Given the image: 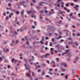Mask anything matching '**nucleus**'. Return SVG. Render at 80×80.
Segmentation results:
<instances>
[{
  "instance_id": "f257e3e1",
  "label": "nucleus",
  "mask_w": 80,
  "mask_h": 80,
  "mask_svg": "<svg viewBox=\"0 0 80 80\" xmlns=\"http://www.w3.org/2000/svg\"><path fill=\"white\" fill-rule=\"evenodd\" d=\"M33 11H29V12L28 11V14H29V13H30V14H32V15H31V17L32 18H33V15H34V13H33Z\"/></svg>"
},
{
  "instance_id": "f03ea898",
  "label": "nucleus",
  "mask_w": 80,
  "mask_h": 80,
  "mask_svg": "<svg viewBox=\"0 0 80 80\" xmlns=\"http://www.w3.org/2000/svg\"><path fill=\"white\" fill-rule=\"evenodd\" d=\"M24 3H25V1H22V2H21L19 3V5H22L24 7H26V5H23V4Z\"/></svg>"
},
{
  "instance_id": "7ed1b4c3",
  "label": "nucleus",
  "mask_w": 80,
  "mask_h": 80,
  "mask_svg": "<svg viewBox=\"0 0 80 80\" xmlns=\"http://www.w3.org/2000/svg\"><path fill=\"white\" fill-rule=\"evenodd\" d=\"M78 7H79V5L76 4L75 5V7H74V8H75V10H77L78 11V10H79V9L77 8H78Z\"/></svg>"
},
{
  "instance_id": "20e7f679",
  "label": "nucleus",
  "mask_w": 80,
  "mask_h": 80,
  "mask_svg": "<svg viewBox=\"0 0 80 80\" xmlns=\"http://www.w3.org/2000/svg\"><path fill=\"white\" fill-rule=\"evenodd\" d=\"M60 65H64V66L65 67L67 66V64L66 63V62H61L60 63Z\"/></svg>"
},
{
  "instance_id": "39448f33",
  "label": "nucleus",
  "mask_w": 80,
  "mask_h": 80,
  "mask_svg": "<svg viewBox=\"0 0 80 80\" xmlns=\"http://www.w3.org/2000/svg\"><path fill=\"white\" fill-rule=\"evenodd\" d=\"M32 59H29V61L30 63V64L31 65H32L33 64V63L32 62H31V61H33V60H34V57H33V56H32Z\"/></svg>"
},
{
  "instance_id": "423d86ee",
  "label": "nucleus",
  "mask_w": 80,
  "mask_h": 80,
  "mask_svg": "<svg viewBox=\"0 0 80 80\" xmlns=\"http://www.w3.org/2000/svg\"><path fill=\"white\" fill-rule=\"evenodd\" d=\"M47 56H50V54L47 53L45 55H43V57H45V58H47Z\"/></svg>"
},
{
  "instance_id": "0eeeda50",
  "label": "nucleus",
  "mask_w": 80,
  "mask_h": 80,
  "mask_svg": "<svg viewBox=\"0 0 80 80\" xmlns=\"http://www.w3.org/2000/svg\"><path fill=\"white\" fill-rule=\"evenodd\" d=\"M3 51L4 52V53H7V52H9V50H8V49L6 50L5 48H3Z\"/></svg>"
},
{
  "instance_id": "6e6552de",
  "label": "nucleus",
  "mask_w": 80,
  "mask_h": 80,
  "mask_svg": "<svg viewBox=\"0 0 80 80\" xmlns=\"http://www.w3.org/2000/svg\"><path fill=\"white\" fill-rule=\"evenodd\" d=\"M44 3V2H41L39 3V5H40L41 6H43V3Z\"/></svg>"
},
{
  "instance_id": "1a4fd4ad",
  "label": "nucleus",
  "mask_w": 80,
  "mask_h": 80,
  "mask_svg": "<svg viewBox=\"0 0 80 80\" xmlns=\"http://www.w3.org/2000/svg\"><path fill=\"white\" fill-rule=\"evenodd\" d=\"M70 51V50L68 49L67 51H66V52H65V53H63V54H67V53H68L69 52V51Z\"/></svg>"
},
{
  "instance_id": "9d476101",
  "label": "nucleus",
  "mask_w": 80,
  "mask_h": 80,
  "mask_svg": "<svg viewBox=\"0 0 80 80\" xmlns=\"http://www.w3.org/2000/svg\"><path fill=\"white\" fill-rule=\"evenodd\" d=\"M22 12H21V16L23 17V12H24V10H22Z\"/></svg>"
},
{
  "instance_id": "9b49d317",
  "label": "nucleus",
  "mask_w": 80,
  "mask_h": 80,
  "mask_svg": "<svg viewBox=\"0 0 80 80\" xmlns=\"http://www.w3.org/2000/svg\"><path fill=\"white\" fill-rule=\"evenodd\" d=\"M13 15V13H11L9 16V18H11V17H12V16Z\"/></svg>"
},
{
  "instance_id": "f8f14e48",
  "label": "nucleus",
  "mask_w": 80,
  "mask_h": 80,
  "mask_svg": "<svg viewBox=\"0 0 80 80\" xmlns=\"http://www.w3.org/2000/svg\"><path fill=\"white\" fill-rule=\"evenodd\" d=\"M61 70H62V72H65V68H61Z\"/></svg>"
},
{
  "instance_id": "ddd939ff",
  "label": "nucleus",
  "mask_w": 80,
  "mask_h": 80,
  "mask_svg": "<svg viewBox=\"0 0 80 80\" xmlns=\"http://www.w3.org/2000/svg\"><path fill=\"white\" fill-rule=\"evenodd\" d=\"M45 73V72L44 71H43L42 72V75H44Z\"/></svg>"
},
{
  "instance_id": "4468645a",
  "label": "nucleus",
  "mask_w": 80,
  "mask_h": 80,
  "mask_svg": "<svg viewBox=\"0 0 80 80\" xmlns=\"http://www.w3.org/2000/svg\"><path fill=\"white\" fill-rule=\"evenodd\" d=\"M48 73H49V74H50V75H53V73L50 71H49L48 72Z\"/></svg>"
},
{
  "instance_id": "2eb2a0df",
  "label": "nucleus",
  "mask_w": 80,
  "mask_h": 80,
  "mask_svg": "<svg viewBox=\"0 0 80 80\" xmlns=\"http://www.w3.org/2000/svg\"><path fill=\"white\" fill-rule=\"evenodd\" d=\"M26 76H28V77H30V74H28V73H27L26 74Z\"/></svg>"
},
{
  "instance_id": "dca6fc26",
  "label": "nucleus",
  "mask_w": 80,
  "mask_h": 80,
  "mask_svg": "<svg viewBox=\"0 0 80 80\" xmlns=\"http://www.w3.org/2000/svg\"><path fill=\"white\" fill-rule=\"evenodd\" d=\"M75 43L76 46H78V43L77 42H75Z\"/></svg>"
},
{
  "instance_id": "f3484780",
  "label": "nucleus",
  "mask_w": 80,
  "mask_h": 80,
  "mask_svg": "<svg viewBox=\"0 0 80 80\" xmlns=\"http://www.w3.org/2000/svg\"><path fill=\"white\" fill-rule=\"evenodd\" d=\"M44 38H45V37L44 36H42V41H44Z\"/></svg>"
},
{
  "instance_id": "a211bd4d",
  "label": "nucleus",
  "mask_w": 80,
  "mask_h": 80,
  "mask_svg": "<svg viewBox=\"0 0 80 80\" xmlns=\"http://www.w3.org/2000/svg\"><path fill=\"white\" fill-rule=\"evenodd\" d=\"M79 58L78 57H77L75 59L76 61H77L78 60V58Z\"/></svg>"
},
{
  "instance_id": "6ab92c4d",
  "label": "nucleus",
  "mask_w": 80,
  "mask_h": 80,
  "mask_svg": "<svg viewBox=\"0 0 80 80\" xmlns=\"http://www.w3.org/2000/svg\"><path fill=\"white\" fill-rule=\"evenodd\" d=\"M16 14H17V15H18L19 14V12L18 11H17L16 12Z\"/></svg>"
},
{
  "instance_id": "aec40b11",
  "label": "nucleus",
  "mask_w": 80,
  "mask_h": 80,
  "mask_svg": "<svg viewBox=\"0 0 80 80\" xmlns=\"http://www.w3.org/2000/svg\"><path fill=\"white\" fill-rule=\"evenodd\" d=\"M40 19H41V20L42 19V18H43L42 17V15H40Z\"/></svg>"
},
{
  "instance_id": "412c9836",
  "label": "nucleus",
  "mask_w": 80,
  "mask_h": 80,
  "mask_svg": "<svg viewBox=\"0 0 80 80\" xmlns=\"http://www.w3.org/2000/svg\"><path fill=\"white\" fill-rule=\"evenodd\" d=\"M62 38V36H59V37L57 38V39L58 40L60 39V38Z\"/></svg>"
},
{
  "instance_id": "4be33fe9",
  "label": "nucleus",
  "mask_w": 80,
  "mask_h": 80,
  "mask_svg": "<svg viewBox=\"0 0 80 80\" xmlns=\"http://www.w3.org/2000/svg\"><path fill=\"white\" fill-rule=\"evenodd\" d=\"M49 72H52L53 71V69L52 68H50L49 70Z\"/></svg>"
},
{
  "instance_id": "5701e85b",
  "label": "nucleus",
  "mask_w": 80,
  "mask_h": 80,
  "mask_svg": "<svg viewBox=\"0 0 80 80\" xmlns=\"http://www.w3.org/2000/svg\"><path fill=\"white\" fill-rule=\"evenodd\" d=\"M56 9V10H58L59 9V8H58L57 7H56L54 8Z\"/></svg>"
},
{
  "instance_id": "b1692460",
  "label": "nucleus",
  "mask_w": 80,
  "mask_h": 80,
  "mask_svg": "<svg viewBox=\"0 0 80 80\" xmlns=\"http://www.w3.org/2000/svg\"><path fill=\"white\" fill-rule=\"evenodd\" d=\"M77 36L78 37V36H80V33H77Z\"/></svg>"
},
{
  "instance_id": "393cba45",
  "label": "nucleus",
  "mask_w": 80,
  "mask_h": 80,
  "mask_svg": "<svg viewBox=\"0 0 80 80\" xmlns=\"http://www.w3.org/2000/svg\"><path fill=\"white\" fill-rule=\"evenodd\" d=\"M40 13H43V11L42 10L40 11Z\"/></svg>"
},
{
  "instance_id": "a878e982",
  "label": "nucleus",
  "mask_w": 80,
  "mask_h": 80,
  "mask_svg": "<svg viewBox=\"0 0 80 80\" xmlns=\"http://www.w3.org/2000/svg\"><path fill=\"white\" fill-rule=\"evenodd\" d=\"M12 75L13 76H16V74H14V73H12Z\"/></svg>"
},
{
  "instance_id": "bb28decb",
  "label": "nucleus",
  "mask_w": 80,
  "mask_h": 80,
  "mask_svg": "<svg viewBox=\"0 0 80 80\" xmlns=\"http://www.w3.org/2000/svg\"><path fill=\"white\" fill-rule=\"evenodd\" d=\"M52 42H55V39H54V38H52Z\"/></svg>"
},
{
  "instance_id": "cd10ccee",
  "label": "nucleus",
  "mask_w": 80,
  "mask_h": 80,
  "mask_svg": "<svg viewBox=\"0 0 80 80\" xmlns=\"http://www.w3.org/2000/svg\"><path fill=\"white\" fill-rule=\"evenodd\" d=\"M37 64H38V62H37L36 63H34V65H37Z\"/></svg>"
},
{
  "instance_id": "c85d7f7f",
  "label": "nucleus",
  "mask_w": 80,
  "mask_h": 80,
  "mask_svg": "<svg viewBox=\"0 0 80 80\" xmlns=\"http://www.w3.org/2000/svg\"><path fill=\"white\" fill-rule=\"evenodd\" d=\"M77 25L78 26V27H79V26H80V23H78L77 24Z\"/></svg>"
},
{
  "instance_id": "c756f323",
  "label": "nucleus",
  "mask_w": 80,
  "mask_h": 80,
  "mask_svg": "<svg viewBox=\"0 0 80 80\" xmlns=\"http://www.w3.org/2000/svg\"><path fill=\"white\" fill-rule=\"evenodd\" d=\"M15 22H17L18 20H17V18H15Z\"/></svg>"
},
{
  "instance_id": "7c9ffc66",
  "label": "nucleus",
  "mask_w": 80,
  "mask_h": 80,
  "mask_svg": "<svg viewBox=\"0 0 80 80\" xmlns=\"http://www.w3.org/2000/svg\"><path fill=\"white\" fill-rule=\"evenodd\" d=\"M24 38L25 40H27V38L26 37H24Z\"/></svg>"
},
{
  "instance_id": "2f4dec72",
  "label": "nucleus",
  "mask_w": 80,
  "mask_h": 80,
  "mask_svg": "<svg viewBox=\"0 0 80 80\" xmlns=\"http://www.w3.org/2000/svg\"><path fill=\"white\" fill-rule=\"evenodd\" d=\"M47 62L48 64H49V63H50V61H49L48 60H47Z\"/></svg>"
},
{
  "instance_id": "473e14b6",
  "label": "nucleus",
  "mask_w": 80,
  "mask_h": 80,
  "mask_svg": "<svg viewBox=\"0 0 80 80\" xmlns=\"http://www.w3.org/2000/svg\"><path fill=\"white\" fill-rule=\"evenodd\" d=\"M72 14H73V13H70V14H69V16H70V17H72Z\"/></svg>"
},
{
  "instance_id": "72a5a7b5",
  "label": "nucleus",
  "mask_w": 80,
  "mask_h": 80,
  "mask_svg": "<svg viewBox=\"0 0 80 80\" xmlns=\"http://www.w3.org/2000/svg\"><path fill=\"white\" fill-rule=\"evenodd\" d=\"M32 2H34V3H35L36 2V0H32Z\"/></svg>"
},
{
  "instance_id": "f704fd0d",
  "label": "nucleus",
  "mask_w": 80,
  "mask_h": 80,
  "mask_svg": "<svg viewBox=\"0 0 80 80\" xmlns=\"http://www.w3.org/2000/svg\"><path fill=\"white\" fill-rule=\"evenodd\" d=\"M70 5H72V6H74V4H73V3H70Z\"/></svg>"
},
{
  "instance_id": "c9c22d12",
  "label": "nucleus",
  "mask_w": 80,
  "mask_h": 80,
  "mask_svg": "<svg viewBox=\"0 0 80 80\" xmlns=\"http://www.w3.org/2000/svg\"><path fill=\"white\" fill-rule=\"evenodd\" d=\"M56 60H57V62H59V59L58 58H57Z\"/></svg>"
},
{
  "instance_id": "e433bc0d",
  "label": "nucleus",
  "mask_w": 80,
  "mask_h": 80,
  "mask_svg": "<svg viewBox=\"0 0 80 80\" xmlns=\"http://www.w3.org/2000/svg\"><path fill=\"white\" fill-rule=\"evenodd\" d=\"M34 24L35 25H37V22H36L34 21Z\"/></svg>"
},
{
  "instance_id": "4c0bfd02",
  "label": "nucleus",
  "mask_w": 80,
  "mask_h": 80,
  "mask_svg": "<svg viewBox=\"0 0 80 80\" xmlns=\"http://www.w3.org/2000/svg\"><path fill=\"white\" fill-rule=\"evenodd\" d=\"M10 65H8V68H10Z\"/></svg>"
},
{
  "instance_id": "58836bf2",
  "label": "nucleus",
  "mask_w": 80,
  "mask_h": 80,
  "mask_svg": "<svg viewBox=\"0 0 80 80\" xmlns=\"http://www.w3.org/2000/svg\"><path fill=\"white\" fill-rule=\"evenodd\" d=\"M51 54H52V55H53V51H51Z\"/></svg>"
},
{
  "instance_id": "ea45409f",
  "label": "nucleus",
  "mask_w": 80,
  "mask_h": 80,
  "mask_svg": "<svg viewBox=\"0 0 80 80\" xmlns=\"http://www.w3.org/2000/svg\"><path fill=\"white\" fill-rule=\"evenodd\" d=\"M24 60L25 62H27V59H24Z\"/></svg>"
},
{
  "instance_id": "a19ab883",
  "label": "nucleus",
  "mask_w": 80,
  "mask_h": 80,
  "mask_svg": "<svg viewBox=\"0 0 80 80\" xmlns=\"http://www.w3.org/2000/svg\"><path fill=\"white\" fill-rule=\"evenodd\" d=\"M49 15H52V12H49Z\"/></svg>"
},
{
  "instance_id": "79ce46f5",
  "label": "nucleus",
  "mask_w": 80,
  "mask_h": 80,
  "mask_svg": "<svg viewBox=\"0 0 80 80\" xmlns=\"http://www.w3.org/2000/svg\"><path fill=\"white\" fill-rule=\"evenodd\" d=\"M14 60L15 59L13 58L12 59V60L11 61V62H13L14 61Z\"/></svg>"
},
{
  "instance_id": "37998d69",
  "label": "nucleus",
  "mask_w": 80,
  "mask_h": 80,
  "mask_svg": "<svg viewBox=\"0 0 80 80\" xmlns=\"http://www.w3.org/2000/svg\"><path fill=\"white\" fill-rule=\"evenodd\" d=\"M8 19H9V18H8V16L6 17V20H8Z\"/></svg>"
},
{
  "instance_id": "c03bdc74",
  "label": "nucleus",
  "mask_w": 80,
  "mask_h": 80,
  "mask_svg": "<svg viewBox=\"0 0 80 80\" xmlns=\"http://www.w3.org/2000/svg\"><path fill=\"white\" fill-rule=\"evenodd\" d=\"M66 11L68 12H70V11H69V10H68V9H67V10H66Z\"/></svg>"
},
{
  "instance_id": "a18cd8bd",
  "label": "nucleus",
  "mask_w": 80,
  "mask_h": 80,
  "mask_svg": "<svg viewBox=\"0 0 80 80\" xmlns=\"http://www.w3.org/2000/svg\"><path fill=\"white\" fill-rule=\"evenodd\" d=\"M67 77H68V75H67V76H66L65 77V78H66V79L67 80Z\"/></svg>"
},
{
  "instance_id": "49530a36",
  "label": "nucleus",
  "mask_w": 80,
  "mask_h": 80,
  "mask_svg": "<svg viewBox=\"0 0 80 80\" xmlns=\"http://www.w3.org/2000/svg\"><path fill=\"white\" fill-rule=\"evenodd\" d=\"M3 15H4V16H6V13H5V12H4L3 13Z\"/></svg>"
},
{
  "instance_id": "de8ad7c7",
  "label": "nucleus",
  "mask_w": 80,
  "mask_h": 80,
  "mask_svg": "<svg viewBox=\"0 0 80 80\" xmlns=\"http://www.w3.org/2000/svg\"><path fill=\"white\" fill-rule=\"evenodd\" d=\"M72 35H73V37H75V33H72Z\"/></svg>"
},
{
  "instance_id": "09e8293b",
  "label": "nucleus",
  "mask_w": 80,
  "mask_h": 80,
  "mask_svg": "<svg viewBox=\"0 0 80 80\" xmlns=\"http://www.w3.org/2000/svg\"><path fill=\"white\" fill-rule=\"evenodd\" d=\"M41 72V69H39L38 71V72Z\"/></svg>"
},
{
  "instance_id": "8fccbe9b",
  "label": "nucleus",
  "mask_w": 80,
  "mask_h": 80,
  "mask_svg": "<svg viewBox=\"0 0 80 80\" xmlns=\"http://www.w3.org/2000/svg\"><path fill=\"white\" fill-rule=\"evenodd\" d=\"M40 42L42 44H43V42H42V41H40Z\"/></svg>"
},
{
  "instance_id": "3c124183",
  "label": "nucleus",
  "mask_w": 80,
  "mask_h": 80,
  "mask_svg": "<svg viewBox=\"0 0 80 80\" xmlns=\"http://www.w3.org/2000/svg\"><path fill=\"white\" fill-rule=\"evenodd\" d=\"M45 45H48V42L47 41L46 42Z\"/></svg>"
},
{
  "instance_id": "603ef678",
  "label": "nucleus",
  "mask_w": 80,
  "mask_h": 80,
  "mask_svg": "<svg viewBox=\"0 0 80 80\" xmlns=\"http://www.w3.org/2000/svg\"><path fill=\"white\" fill-rule=\"evenodd\" d=\"M2 52L0 51V55H2Z\"/></svg>"
},
{
  "instance_id": "864d4df0",
  "label": "nucleus",
  "mask_w": 80,
  "mask_h": 80,
  "mask_svg": "<svg viewBox=\"0 0 80 80\" xmlns=\"http://www.w3.org/2000/svg\"><path fill=\"white\" fill-rule=\"evenodd\" d=\"M71 43H72V42H69V45H70V44H71Z\"/></svg>"
},
{
  "instance_id": "5fc2aeb1",
  "label": "nucleus",
  "mask_w": 80,
  "mask_h": 80,
  "mask_svg": "<svg viewBox=\"0 0 80 80\" xmlns=\"http://www.w3.org/2000/svg\"><path fill=\"white\" fill-rule=\"evenodd\" d=\"M32 28H35V26H32Z\"/></svg>"
},
{
  "instance_id": "6e6d98bb",
  "label": "nucleus",
  "mask_w": 80,
  "mask_h": 80,
  "mask_svg": "<svg viewBox=\"0 0 80 80\" xmlns=\"http://www.w3.org/2000/svg\"><path fill=\"white\" fill-rule=\"evenodd\" d=\"M46 77L47 78V77H48V78H49V77H50V76L48 75H47L46 76Z\"/></svg>"
},
{
  "instance_id": "4d7b16f0",
  "label": "nucleus",
  "mask_w": 80,
  "mask_h": 80,
  "mask_svg": "<svg viewBox=\"0 0 80 80\" xmlns=\"http://www.w3.org/2000/svg\"><path fill=\"white\" fill-rule=\"evenodd\" d=\"M8 6H9V7H10V6H11V3H9L8 4Z\"/></svg>"
},
{
  "instance_id": "13d9d810",
  "label": "nucleus",
  "mask_w": 80,
  "mask_h": 80,
  "mask_svg": "<svg viewBox=\"0 0 80 80\" xmlns=\"http://www.w3.org/2000/svg\"><path fill=\"white\" fill-rule=\"evenodd\" d=\"M45 13H48V11L47 10H45Z\"/></svg>"
},
{
  "instance_id": "bf43d9fd",
  "label": "nucleus",
  "mask_w": 80,
  "mask_h": 80,
  "mask_svg": "<svg viewBox=\"0 0 80 80\" xmlns=\"http://www.w3.org/2000/svg\"><path fill=\"white\" fill-rule=\"evenodd\" d=\"M4 62H8V60H7L5 59V61H4Z\"/></svg>"
},
{
  "instance_id": "052dcab7",
  "label": "nucleus",
  "mask_w": 80,
  "mask_h": 80,
  "mask_svg": "<svg viewBox=\"0 0 80 80\" xmlns=\"http://www.w3.org/2000/svg\"><path fill=\"white\" fill-rule=\"evenodd\" d=\"M54 52L55 53H58V51L56 50H55L54 51Z\"/></svg>"
},
{
  "instance_id": "680f3d73",
  "label": "nucleus",
  "mask_w": 80,
  "mask_h": 80,
  "mask_svg": "<svg viewBox=\"0 0 80 80\" xmlns=\"http://www.w3.org/2000/svg\"><path fill=\"white\" fill-rule=\"evenodd\" d=\"M32 76H34V72H32Z\"/></svg>"
},
{
  "instance_id": "e2e57ef3",
  "label": "nucleus",
  "mask_w": 80,
  "mask_h": 80,
  "mask_svg": "<svg viewBox=\"0 0 80 80\" xmlns=\"http://www.w3.org/2000/svg\"><path fill=\"white\" fill-rule=\"evenodd\" d=\"M64 8L65 10H67V7H64Z\"/></svg>"
},
{
  "instance_id": "0e129e2a",
  "label": "nucleus",
  "mask_w": 80,
  "mask_h": 80,
  "mask_svg": "<svg viewBox=\"0 0 80 80\" xmlns=\"http://www.w3.org/2000/svg\"><path fill=\"white\" fill-rule=\"evenodd\" d=\"M17 25H18L19 24V22H17L16 23Z\"/></svg>"
},
{
  "instance_id": "69168bd1",
  "label": "nucleus",
  "mask_w": 80,
  "mask_h": 80,
  "mask_svg": "<svg viewBox=\"0 0 80 80\" xmlns=\"http://www.w3.org/2000/svg\"><path fill=\"white\" fill-rule=\"evenodd\" d=\"M7 80H10V79H9V77H7Z\"/></svg>"
},
{
  "instance_id": "338daca9",
  "label": "nucleus",
  "mask_w": 80,
  "mask_h": 80,
  "mask_svg": "<svg viewBox=\"0 0 80 80\" xmlns=\"http://www.w3.org/2000/svg\"><path fill=\"white\" fill-rule=\"evenodd\" d=\"M28 41H27V42H26V44H27H27H28Z\"/></svg>"
},
{
  "instance_id": "774afa93",
  "label": "nucleus",
  "mask_w": 80,
  "mask_h": 80,
  "mask_svg": "<svg viewBox=\"0 0 80 80\" xmlns=\"http://www.w3.org/2000/svg\"><path fill=\"white\" fill-rule=\"evenodd\" d=\"M78 16H79V18H80V13L78 14Z\"/></svg>"
}]
</instances>
